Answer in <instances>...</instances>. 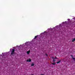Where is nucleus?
Here are the masks:
<instances>
[{
  "label": "nucleus",
  "instance_id": "423d86ee",
  "mask_svg": "<svg viewBox=\"0 0 75 75\" xmlns=\"http://www.w3.org/2000/svg\"><path fill=\"white\" fill-rule=\"evenodd\" d=\"M60 62H61V60H60L59 61H58V62H57V64H59V63Z\"/></svg>",
  "mask_w": 75,
  "mask_h": 75
},
{
  "label": "nucleus",
  "instance_id": "dca6fc26",
  "mask_svg": "<svg viewBox=\"0 0 75 75\" xmlns=\"http://www.w3.org/2000/svg\"><path fill=\"white\" fill-rule=\"evenodd\" d=\"M31 75H33V74H31Z\"/></svg>",
  "mask_w": 75,
  "mask_h": 75
},
{
  "label": "nucleus",
  "instance_id": "6e6552de",
  "mask_svg": "<svg viewBox=\"0 0 75 75\" xmlns=\"http://www.w3.org/2000/svg\"><path fill=\"white\" fill-rule=\"evenodd\" d=\"M52 64L54 65H55V63L54 62L53 63H52Z\"/></svg>",
  "mask_w": 75,
  "mask_h": 75
},
{
  "label": "nucleus",
  "instance_id": "7ed1b4c3",
  "mask_svg": "<svg viewBox=\"0 0 75 75\" xmlns=\"http://www.w3.org/2000/svg\"><path fill=\"white\" fill-rule=\"evenodd\" d=\"M30 50L27 52V53L28 54H30Z\"/></svg>",
  "mask_w": 75,
  "mask_h": 75
},
{
  "label": "nucleus",
  "instance_id": "39448f33",
  "mask_svg": "<svg viewBox=\"0 0 75 75\" xmlns=\"http://www.w3.org/2000/svg\"><path fill=\"white\" fill-rule=\"evenodd\" d=\"M75 41V38H74L73 40H72V42H74Z\"/></svg>",
  "mask_w": 75,
  "mask_h": 75
},
{
  "label": "nucleus",
  "instance_id": "ddd939ff",
  "mask_svg": "<svg viewBox=\"0 0 75 75\" xmlns=\"http://www.w3.org/2000/svg\"><path fill=\"white\" fill-rule=\"evenodd\" d=\"M54 59H58V58H57V57H55V58H54Z\"/></svg>",
  "mask_w": 75,
  "mask_h": 75
},
{
  "label": "nucleus",
  "instance_id": "0eeeda50",
  "mask_svg": "<svg viewBox=\"0 0 75 75\" xmlns=\"http://www.w3.org/2000/svg\"><path fill=\"white\" fill-rule=\"evenodd\" d=\"M34 65V64H31V66H32V67H33Z\"/></svg>",
  "mask_w": 75,
  "mask_h": 75
},
{
  "label": "nucleus",
  "instance_id": "f03ea898",
  "mask_svg": "<svg viewBox=\"0 0 75 75\" xmlns=\"http://www.w3.org/2000/svg\"><path fill=\"white\" fill-rule=\"evenodd\" d=\"M31 59H29L27 60V62H31Z\"/></svg>",
  "mask_w": 75,
  "mask_h": 75
},
{
  "label": "nucleus",
  "instance_id": "9d476101",
  "mask_svg": "<svg viewBox=\"0 0 75 75\" xmlns=\"http://www.w3.org/2000/svg\"><path fill=\"white\" fill-rule=\"evenodd\" d=\"M53 62H55V59H53Z\"/></svg>",
  "mask_w": 75,
  "mask_h": 75
},
{
  "label": "nucleus",
  "instance_id": "4468645a",
  "mask_svg": "<svg viewBox=\"0 0 75 75\" xmlns=\"http://www.w3.org/2000/svg\"><path fill=\"white\" fill-rule=\"evenodd\" d=\"M52 58L53 59H54V57H52Z\"/></svg>",
  "mask_w": 75,
  "mask_h": 75
},
{
  "label": "nucleus",
  "instance_id": "20e7f679",
  "mask_svg": "<svg viewBox=\"0 0 75 75\" xmlns=\"http://www.w3.org/2000/svg\"><path fill=\"white\" fill-rule=\"evenodd\" d=\"M37 37H38V35L35 36V38H34V40L35 39H36Z\"/></svg>",
  "mask_w": 75,
  "mask_h": 75
},
{
  "label": "nucleus",
  "instance_id": "9b49d317",
  "mask_svg": "<svg viewBox=\"0 0 75 75\" xmlns=\"http://www.w3.org/2000/svg\"><path fill=\"white\" fill-rule=\"evenodd\" d=\"M71 57H72V58H74V57L73 56V55H71Z\"/></svg>",
  "mask_w": 75,
  "mask_h": 75
},
{
  "label": "nucleus",
  "instance_id": "f257e3e1",
  "mask_svg": "<svg viewBox=\"0 0 75 75\" xmlns=\"http://www.w3.org/2000/svg\"><path fill=\"white\" fill-rule=\"evenodd\" d=\"M15 52V49H13L12 50V51H11V55H13L14 54V53Z\"/></svg>",
  "mask_w": 75,
  "mask_h": 75
},
{
  "label": "nucleus",
  "instance_id": "1a4fd4ad",
  "mask_svg": "<svg viewBox=\"0 0 75 75\" xmlns=\"http://www.w3.org/2000/svg\"><path fill=\"white\" fill-rule=\"evenodd\" d=\"M72 58L73 59V60H74V61H75V58L73 57Z\"/></svg>",
  "mask_w": 75,
  "mask_h": 75
},
{
  "label": "nucleus",
  "instance_id": "f8f14e48",
  "mask_svg": "<svg viewBox=\"0 0 75 75\" xmlns=\"http://www.w3.org/2000/svg\"><path fill=\"white\" fill-rule=\"evenodd\" d=\"M45 55H46V56H48V54H47V53H46L45 54Z\"/></svg>",
  "mask_w": 75,
  "mask_h": 75
},
{
  "label": "nucleus",
  "instance_id": "2eb2a0df",
  "mask_svg": "<svg viewBox=\"0 0 75 75\" xmlns=\"http://www.w3.org/2000/svg\"><path fill=\"white\" fill-rule=\"evenodd\" d=\"M40 75H44V74H40Z\"/></svg>",
  "mask_w": 75,
  "mask_h": 75
}]
</instances>
